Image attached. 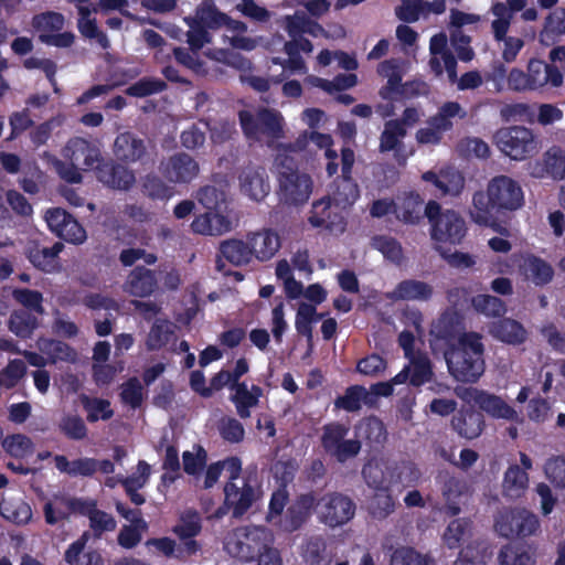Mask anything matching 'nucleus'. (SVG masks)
Instances as JSON below:
<instances>
[{"mask_svg":"<svg viewBox=\"0 0 565 565\" xmlns=\"http://www.w3.org/2000/svg\"><path fill=\"white\" fill-rule=\"evenodd\" d=\"M524 193L518 181L508 175H497L487 185L486 191H477L472 196L475 223L495 228L501 217L521 209Z\"/></svg>","mask_w":565,"mask_h":565,"instance_id":"obj_1","label":"nucleus"},{"mask_svg":"<svg viewBox=\"0 0 565 565\" xmlns=\"http://www.w3.org/2000/svg\"><path fill=\"white\" fill-rule=\"evenodd\" d=\"M484 345L478 332H465L445 351L449 373L459 382L475 383L484 372Z\"/></svg>","mask_w":565,"mask_h":565,"instance_id":"obj_2","label":"nucleus"},{"mask_svg":"<svg viewBox=\"0 0 565 565\" xmlns=\"http://www.w3.org/2000/svg\"><path fill=\"white\" fill-rule=\"evenodd\" d=\"M278 166L279 201L288 206H300L307 203L313 190L311 175L300 171L295 160L289 157H285Z\"/></svg>","mask_w":565,"mask_h":565,"instance_id":"obj_3","label":"nucleus"},{"mask_svg":"<svg viewBox=\"0 0 565 565\" xmlns=\"http://www.w3.org/2000/svg\"><path fill=\"white\" fill-rule=\"evenodd\" d=\"M273 533L257 525H246L234 529L224 541V550L242 562H252L264 548L273 545Z\"/></svg>","mask_w":565,"mask_h":565,"instance_id":"obj_4","label":"nucleus"},{"mask_svg":"<svg viewBox=\"0 0 565 565\" xmlns=\"http://www.w3.org/2000/svg\"><path fill=\"white\" fill-rule=\"evenodd\" d=\"M425 216L430 224L433 241L458 245L467 234L465 218L454 210H441V205L430 200L425 205Z\"/></svg>","mask_w":565,"mask_h":565,"instance_id":"obj_5","label":"nucleus"},{"mask_svg":"<svg viewBox=\"0 0 565 565\" xmlns=\"http://www.w3.org/2000/svg\"><path fill=\"white\" fill-rule=\"evenodd\" d=\"M238 119L242 131L248 139L257 140L260 136L270 140L284 138V118L276 109L262 107L256 114L241 110Z\"/></svg>","mask_w":565,"mask_h":565,"instance_id":"obj_6","label":"nucleus"},{"mask_svg":"<svg viewBox=\"0 0 565 565\" xmlns=\"http://www.w3.org/2000/svg\"><path fill=\"white\" fill-rule=\"evenodd\" d=\"M539 529L537 515L524 508H503L494 516V531L501 537L524 539L535 534Z\"/></svg>","mask_w":565,"mask_h":565,"instance_id":"obj_7","label":"nucleus"},{"mask_svg":"<svg viewBox=\"0 0 565 565\" xmlns=\"http://www.w3.org/2000/svg\"><path fill=\"white\" fill-rule=\"evenodd\" d=\"M349 431V426L340 422L328 423L322 427L321 447L328 456L339 463H345L356 457L362 448L359 439L345 438Z\"/></svg>","mask_w":565,"mask_h":565,"instance_id":"obj_8","label":"nucleus"},{"mask_svg":"<svg viewBox=\"0 0 565 565\" xmlns=\"http://www.w3.org/2000/svg\"><path fill=\"white\" fill-rule=\"evenodd\" d=\"M355 510L354 501L341 492H327L317 500L318 521L331 529L349 523Z\"/></svg>","mask_w":565,"mask_h":565,"instance_id":"obj_9","label":"nucleus"},{"mask_svg":"<svg viewBox=\"0 0 565 565\" xmlns=\"http://www.w3.org/2000/svg\"><path fill=\"white\" fill-rule=\"evenodd\" d=\"M497 146L513 160L532 157L537 149L533 131L523 126L501 128L495 134Z\"/></svg>","mask_w":565,"mask_h":565,"instance_id":"obj_10","label":"nucleus"},{"mask_svg":"<svg viewBox=\"0 0 565 565\" xmlns=\"http://www.w3.org/2000/svg\"><path fill=\"white\" fill-rule=\"evenodd\" d=\"M340 207L330 195L313 201L307 217L308 224L329 233H343L347 221Z\"/></svg>","mask_w":565,"mask_h":565,"instance_id":"obj_11","label":"nucleus"},{"mask_svg":"<svg viewBox=\"0 0 565 565\" xmlns=\"http://www.w3.org/2000/svg\"><path fill=\"white\" fill-rule=\"evenodd\" d=\"M63 157L65 160L82 167L83 171H96L97 166L103 160L98 145L83 137L71 138L63 149Z\"/></svg>","mask_w":565,"mask_h":565,"instance_id":"obj_12","label":"nucleus"},{"mask_svg":"<svg viewBox=\"0 0 565 565\" xmlns=\"http://www.w3.org/2000/svg\"><path fill=\"white\" fill-rule=\"evenodd\" d=\"M317 513V498L313 491L298 494L287 507L280 526L288 533L300 530Z\"/></svg>","mask_w":565,"mask_h":565,"instance_id":"obj_13","label":"nucleus"},{"mask_svg":"<svg viewBox=\"0 0 565 565\" xmlns=\"http://www.w3.org/2000/svg\"><path fill=\"white\" fill-rule=\"evenodd\" d=\"M45 221L50 230L60 238L81 244L86 238V231L66 210L54 207L46 212Z\"/></svg>","mask_w":565,"mask_h":565,"instance_id":"obj_14","label":"nucleus"},{"mask_svg":"<svg viewBox=\"0 0 565 565\" xmlns=\"http://www.w3.org/2000/svg\"><path fill=\"white\" fill-rule=\"evenodd\" d=\"M162 175L172 183H190L199 173V163L188 153L180 152L161 162Z\"/></svg>","mask_w":565,"mask_h":565,"instance_id":"obj_15","label":"nucleus"},{"mask_svg":"<svg viewBox=\"0 0 565 565\" xmlns=\"http://www.w3.org/2000/svg\"><path fill=\"white\" fill-rule=\"evenodd\" d=\"M96 177L104 185L115 190L127 191L136 182L134 171L113 159L105 160L103 158L97 166Z\"/></svg>","mask_w":565,"mask_h":565,"instance_id":"obj_16","label":"nucleus"},{"mask_svg":"<svg viewBox=\"0 0 565 565\" xmlns=\"http://www.w3.org/2000/svg\"><path fill=\"white\" fill-rule=\"evenodd\" d=\"M452 429L462 438L472 440L478 438L484 427V416L473 406H462L451 418Z\"/></svg>","mask_w":565,"mask_h":565,"instance_id":"obj_17","label":"nucleus"},{"mask_svg":"<svg viewBox=\"0 0 565 565\" xmlns=\"http://www.w3.org/2000/svg\"><path fill=\"white\" fill-rule=\"evenodd\" d=\"M473 402L489 416L497 419L518 420L516 411L502 397L483 390L473 388L471 392Z\"/></svg>","mask_w":565,"mask_h":565,"instance_id":"obj_18","label":"nucleus"},{"mask_svg":"<svg viewBox=\"0 0 565 565\" xmlns=\"http://www.w3.org/2000/svg\"><path fill=\"white\" fill-rule=\"evenodd\" d=\"M224 495V503L227 508L232 509L233 516L235 518L243 516L256 500L255 489L247 480L243 481L241 488L235 482H226Z\"/></svg>","mask_w":565,"mask_h":565,"instance_id":"obj_19","label":"nucleus"},{"mask_svg":"<svg viewBox=\"0 0 565 565\" xmlns=\"http://www.w3.org/2000/svg\"><path fill=\"white\" fill-rule=\"evenodd\" d=\"M527 75L532 90H537L546 85L559 87L563 84V73L552 64L539 58H531L527 63Z\"/></svg>","mask_w":565,"mask_h":565,"instance_id":"obj_20","label":"nucleus"},{"mask_svg":"<svg viewBox=\"0 0 565 565\" xmlns=\"http://www.w3.org/2000/svg\"><path fill=\"white\" fill-rule=\"evenodd\" d=\"M239 186L245 195L257 202L264 200L270 191L264 168H244L239 174Z\"/></svg>","mask_w":565,"mask_h":565,"instance_id":"obj_21","label":"nucleus"},{"mask_svg":"<svg viewBox=\"0 0 565 565\" xmlns=\"http://www.w3.org/2000/svg\"><path fill=\"white\" fill-rule=\"evenodd\" d=\"M114 154L117 160L126 163L142 161L147 156V146L143 139L130 131H125L115 139Z\"/></svg>","mask_w":565,"mask_h":565,"instance_id":"obj_22","label":"nucleus"},{"mask_svg":"<svg viewBox=\"0 0 565 565\" xmlns=\"http://www.w3.org/2000/svg\"><path fill=\"white\" fill-rule=\"evenodd\" d=\"M158 288L156 273L145 266H136L128 275L124 290L135 297H149Z\"/></svg>","mask_w":565,"mask_h":565,"instance_id":"obj_23","label":"nucleus"},{"mask_svg":"<svg viewBox=\"0 0 565 565\" xmlns=\"http://www.w3.org/2000/svg\"><path fill=\"white\" fill-rule=\"evenodd\" d=\"M218 250L220 255L216 260V268L220 271L224 270L222 259L239 267L249 264L254 257L249 242H244L242 239L232 238L224 241L221 243Z\"/></svg>","mask_w":565,"mask_h":565,"instance_id":"obj_24","label":"nucleus"},{"mask_svg":"<svg viewBox=\"0 0 565 565\" xmlns=\"http://www.w3.org/2000/svg\"><path fill=\"white\" fill-rule=\"evenodd\" d=\"M425 216L424 199L415 191L397 196L396 220L407 225H417Z\"/></svg>","mask_w":565,"mask_h":565,"instance_id":"obj_25","label":"nucleus"},{"mask_svg":"<svg viewBox=\"0 0 565 565\" xmlns=\"http://www.w3.org/2000/svg\"><path fill=\"white\" fill-rule=\"evenodd\" d=\"M247 241L253 250V256L259 262L271 259L281 246L279 235L271 228L248 234Z\"/></svg>","mask_w":565,"mask_h":565,"instance_id":"obj_26","label":"nucleus"},{"mask_svg":"<svg viewBox=\"0 0 565 565\" xmlns=\"http://www.w3.org/2000/svg\"><path fill=\"white\" fill-rule=\"evenodd\" d=\"M463 329L462 316L456 310H446L435 323L433 333L437 339L444 340L449 348L458 343V339L465 333Z\"/></svg>","mask_w":565,"mask_h":565,"instance_id":"obj_27","label":"nucleus"},{"mask_svg":"<svg viewBox=\"0 0 565 565\" xmlns=\"http://www.w3.org/2000/svg\"><path fill=\"white\" fill-rule=\"evenodd\" d=\"M90 534L85 531L76 541L68 545L64 561L68 565H104V558L97 550L84 552Z\"/></svg>","mask_w":565,"mask_h":565,"instance_id":"obj_28","label":"nucleus"},{"mask_svg":"<svg viewBox=\"0 0 565 565\" xmlns=\"http://www.w3.org/2000/svg\"><path fill=\"white\" fill-rule=\"evenodd\" d=\"M62 249L63 244L60 242L52 246H43L33 242L28 247L26 257L35 268L44 273H52L56 268L58 254Z\"/></svg>","mask_w":565,"mask_h":565,"instance_id":"obj_29","label":"nucleus"},{"mask_svg":"<svg viewBox=\"0 0 565 565\" xmlns=\"http://www.w3.org/2000/svg\"><path fill=\"white\" fill-rule=\"evenodd\" d=\"M377 73L387 78L386 84L379 90L380 97L384 100H396L403 86V75L397 61L392 58L381 62L377 66Z\"/></svg>","mask_w":565,"mask_h":565,"instance_id":"obj_30","label":"nucleus"},{"mask_svg":"<svg viewBox=\"0 0 565 565\" xmlns=\"http://www.w3.org/2000/svg\"><path fill=\"white\" fill-rule=\"evenodd\" d=\"M490 334L507 344L519 345L525 342L527 332L516 320L503 318L494 321L489 327Z\"/></svg>","mask_w":565,"mask_h":565,"instance_id":"obj_31","label":"nucleus"},{"mask_svg":"<svg viewBox=\"0 0 565 565\" xmlns=\"http://www.w3.org/2000/svg\"><path fill=\"white\" fill-rule=\"evenodd\" d=\"M312 50L313 45L310 40L287 41L284 44V51L288 55V58L284 61L274 58L273 61L275 64H279L284 68H288L292 72H306V63L300 53H311Z\"/></svg>","mask_w":565,"mask_h":565,"instance_id":"obj_32","label":"nucleus"},{"mask_svg":"<svg viewBox=\"0 0 565 565\" xmlns=\"http://www.w3.org/2000/svg\"><path fill=\"white\" fill-rule=\"evenodd\" d=\"M529 484V476L524 469L518 465L510 466L504 472L502 481V494L510 500L521 498Z\"/></svg>","mask_w":565,"mask_h":565,"instance_id":"obj_33","label":"nucleus"},{"mask_svg":"<svg viewBox=\"0 0 565 565\" xmlns=\"http://www.w3.org/2000/svg\"><path fill=\"white\" fill-rule=\"evenodd\" d=\"M467 113L462 109L458 102L444 103L437 114L427 119V125L431 126L441 136L452 129V118H465Z\"/></svg>","mask_w":565,"mask_h":565,"instance_id":"obj_34","label":"nucleus"},{"mask_svg":"<svg viewBox=\"0 0 565 565\" xmlns=\"http://www.w3.org/2000/svg\"><path fill=\"white\" fill-rule=\"evenodd\" d=\"M330 196L337 205L345 209L360 198V189L352 177L340 175L332 183Z\"/></svg>","mask_w":565,"mask_h":565,"instance_id":"obj_35","label":"nucleus"},{"mask_svg":"<svg viewBox=\"0 0 565 565\" xmlns=\"http://www.w3.org/2000/svg\"><path fill=\"white\" fill-rule=\"evenodd\" d=\"M191 230L202 235H220L230 230V222L217 212L206 211L193 220Z\"/></svg>","mask_w":565,"mask_h":565,"instance_id":"obj_36","label":"nucleus"},{"mask_svg":"<svg viewBox=\"0 0 565 565\" xmlns=\"http://www.w3.org/2000/svg\"><path fill=\"white\" fill-rule=\"evenodd\" d=\"M565 34V9L557 8L545 18L544 26L540 32V42L551 46Z\"/></svg>","mask_w":565,"mask_h":565,"instance_id":"obj_37","label":"nucleus"},{"mask_svg":"<svg viewBox=\"0 0 565 565\" xmlns=\"http://www.w3.org/2000/svg\"><path fill=\"white\" fill-rule=\"evenodd\" d=\"M522 269L524 275L530 278L535 286H545L553 280L554 269L545 259L529 255L525 257Z\"/></svg>","mask_w":565,"mask_h":565,"instance_id":"obj_38","label":"nucleus"},{"mask_svg":"<svg viewBox=\"0 0 565 565\" xmlns=\"http://www.w3.org/2000/svg\"><path fill=\"white\" fill-rule=\"evenodd\" d=\"M433 296V287L420 280L405 279L398 282L392 294L396 300H429Z\"/></svg>","mask_w":565,"mask_h":565,"instance_id":"obj_39","label":"nucleus"},{"mask_svg":"<svg viewBox=\"0 0 565 565\" xmlns=\"http://www.w3.org/2000/svg\"><path fill=\"white\" fill-rule=\"evenodd\" d=\"M466 490V483L456 478L448 477L441 487L443 498L445 500V505L441 508V511L448 516H456L460 513V502L459 498L463 494Z\"/></svg>","mask_w":565,"mask_h":565,"instance_id":"obj_40","label":"nucleus"},{"mask_svg":"<svg viewBox=\"0 0 565 565\" xmlns=\"http://www.w3.org/2000/svg\"><path fill=\"white\" fill-rule=\"evenodd\" d=\"M0 515L15 525H25L32 519V509L23 499H2Z\"/></svg>","mask_w":565,"mask_h":565,"instance_id":"obj_41","label":"nucleus"},{"mask_svg":"<svg viewBox=\"0 0 565 565\" xmlns=\"http://www.w3.org/2000/svg\"><path fill=\"white\" fill-rule=\"evenodd\" d=\"M39 327V319L26 310H14L8 320V329L20 339H30Z\"/></svg>","mask_w":565,"mask_h":565,"instance_id":"obj_42","label":"nucleus"},{"mask_svg":"<svg viewBox=\"0 0 565 565\" xmlns=\"http://www.w3.org/2000/svg\"><path fill=\"white\" fill-rule=\"evenodd\" d=\"M395 511V501L392 490H375L367 500V512L375 520H385Z\"/></svg>","mask_w":565,"mask_h":565,"instance_id":"obj_43","label":"nucleus"},{"mask_svg":"<svg viewBox=\"0 0 565 565\" xmlns=\"http://www.w3.org/2000/svg\"><path fill=\"white\" fill-rule=\"evenodd\" d=\"M78 398L87 414L86 419L88 423H96L100 419L108 420L114 416V409L108 399L90 397L86 394H81Z\"/></svg>","mask_w":565,"mask_h":565,"instance_id":"obj_44","label":"nucleus"},{"mask_svg":"<svg viewBox=\"0 0 565 565\" xmlns=\"http://www.w3.org/2000/svg\"><path fill=\"white\" fill-rule=\"evenodd\" d=\"M369 392L362 385L349 386L344 394L334 399V409H343L349 413L358 412L362 408V403H366Z\"/></svg>","mask_w":565,"mask_h":565,"instance_id":"obj_45","label":"nucleus"},{"mask_svg":"<svg viewBox=\"0 0 565 565\" xmlns=\"http://www.w3.org/2000/svg\"><path fill=\"white\" fill-rule=\"evenodd\" d=\"M225 17L226 13L221 12L212 0H203L198 6L193 20L205 29L217 30L224 26Z\"/></svg>","mask_w":565,"mask_h":565,"instance_id":"obj_46","label":"nucleus"},{"mask_svg":"<svg viewBox=\"0 0 565 565\" xmlns=\"http://www.w3.org/2000/svg\"><path fill=\"white\" fill-rule=\"evenodd\" d=\"M406 135V128L401 127L398 121H394L393 119L387 120L380 136V152L385 153L397 150L402 145V139Z\"/></svg>","mask_w":565,"mask_h":565,"instance_id":"obj_47","label":"nucleus"},{"mask_svg":"<svg viewBox=\"0 0 565 565\" xmlns=\"http://www.w3.org/2000/svg\"><path fill=\"white\" fill-rule=\"evenodd\" d=\"M40 349L49 356L51 363H56L57 361H76V351L70 344L61 340L45 339L41 342Z\"/></svg>","mask_w":565,"mask_h":565,"instance_id":"obj_48","label":"nucleus"},{"mask_svg":"<svg viewBox=\"0 0 565 565\" xmlns=\"http://www.w3.org/2000/svg\"><path fill=\"white\" fill-rule=\"evenodd\" d=\"M473 309L486 317L499 318L507 312L505 302L488 294H480L471 298Z\"/></svg>","mask_w":565,"mask_h":565,"instance_id":"obj_49","label":"nucleus"},{"mask_svg":"<svg viewBox=\"0 0 565 565\" xmlns=\"http://www.w3.org/2000/svg\"><path fill=\"white\" fill-rule=\"evenodd\" d=\"M408 366L411 367L409 384L412 386L419 387L431 381L434 376L433 365L427 355L413 356Z\"/></svg>","mask_w":565,"mask_h":565,"instance_id":"obj_50","label":"nucleus"},{"mask_svg":"<svg viewBox=\"0 0 565 565\" xmlns=\"http://www.w3.org/2000/svg\"><path fill=\"white\" fill-rule=\"evenodd\" d=\"M387 475L393 477V471L388 468L384 470L379 462H367L362 468V476L366 484L374 489V491L390 489L392 487V481L388 479Z\"/></svg>","mask_w":565,"mask_h":565,"instance_id":"obj_51","label":"nucleus"},{"mask_svg":"<svg viewBox=\"0 0 565 565\" xmlns=\"http://www.w3.org/2000/svg\"><path fill=\"white\" fill-rule=\"evenodd\" d=\"M372 248L379 250L385 259L399 264L403 258V247L401 243L388 235H375L371 238Z\"/></svg>","mask_w":565,"mask_h":565,"instance_id":"obj_52","label":"nucleus"},{"mask_svg":"<svg viewBox=\"0 0 565 565\" xmlns=\"http://www.w3.org/2000/svg\"><path fill=\"white\" fill-rule=\"evenodd\" d=\"M323 313H318L313 305L302 302L299 305L295 327L300 335L312 338V323L322 319Z\"/></svg>","mask_w":565,"mask_h":565,"instance_id":"obj_53","label":"nucleus"},{"mask_svg":"<svg viewBox=\"0 0 565 565\" xmlns=\"http://www.w3.org/2000/svg\"><path fill=\"white\" fill-rule=\"evenodd\" d=\"M202 531V521L196 510H186L180 516L179 523L174 525L173 533L180 539L195 537Z\"/></svg>","mask_w":565,"mask_h":565,"instance_id":"obj_54","label":"nucleus"},{"mask_svg":"<svg viewBox=\"0 0 565 565\" xmlns=\"http://www.w3.org/2000/svg\"><path fill=\"white\" fill-rule=\"evenodd\" d=\"M167 83L157 77L145 76L125 89L131 97L143 98L167 89Z\"/></svg>","mask_w":565,"mask_h":565,"instance_id":"obj_55","label":"nucleus"},{"mask_svg":"<svg viewBox=\"0 0 565 565\" xmlns=\"http://www.w3.org/2000/svg\"><path fill=\"white\" fill-rule=\"evenodd\" d=\"M11 295L13 300L24 307L26 311L40 316L44 313L43 295L39 290L14 288Z\"/></svg>","mask_w":565,"mask_h":565,"instance_id":"obj_56","label":"nucleus"},{"mask_svg":"<svg viewBox=\"0 0 565 565\" xmlns=\"http://www.w3.org/2000/svg\"><path fill=\"white\" fill-rule=\"evenodd\" d=\"M58 430L70 440H83L87 437V426L79 415L67 414L58 422Z\"/></svg>","mask_w":565,"mask_h":565,"instance_id":"obj_57","label":"nucleus"},{"mask_svg":"<svg viewBox=\"0 0 565 565\" xmlns=\"http://www.w3.org/2000/svg\"><path fill=\"white\" fill-rule=\"evenodd\" d=\"M429 557L411 546H399L392 551L390 565H428Z\"/></svg>","mask_w":565,"mask_h":565,"instance_id":"obj_58","label":"nucleus"},{"mask_svg":"<svg viewBox=\"0 0 565 565\" xmlns=\"http://www.w3.org/2000/svg\"><path fill=\"white\" fill-rule=\"evenodd\" d=\"M217 430L222 439L230 444H239L244 440L245 429L243 424L230 416H223L217 422Z\"/></svg>","mask_w":565,"mask_h":565,"instance_id":"obj_59","label":"nucleus"},{"mask_svg":"<svg viewBox=\"0 0 565 565\" xmlns=\"http://www.w3.org/2000/svg\"><path fill=\"white\" fill-rule=\"evenodd\" d=\"M172 329L170 322L167 320L156 321L147 337V348L151 351L160 350L166 347L171 338Z\"/></svg>","mask_w":565,"mask_h":565,"instance_id":"obj_60","label":"nucleus"},{"mask_svg":"<svg viewBox=\"0 0 565 565\" xmlns=\"http://www.w3.org/2000/svg\"><path fill=\"white\" fill-rule=\"evenodd\" d=\"M26 374V365L23 360L13 359L0 372V388L11 390Z\"/></svg>","mask_w":565,"mask_h":565,"instance_id":"obj_61","label":"nucleus"},{"mask_svg":"<svg viewBox=\"0 0 565 565\" xmlns=\"http://www.w3.org/2000/svg\"><path fill=\"white\" fill-rule=\"evenodd\" d=\"M326 550L327 544L322 536H311L306 541L301 556L308 565H320L324 559Z\"/></svg>","mask_w":565,"mask_h":565,"instance_id":"obj_62","label":"nucleus"},{"mask_svg":"<svg viewBox=\"0 0 565 565\" xmlns=\"http://www.w3.org/2000/svg\"><path fill=\"white\" fill-rule=\"evenodd\" d=\"M544 168L554 179H565V152L558 147L547 150L544 156Z\"/></svg>","mask_w":565,"mask_h":565,"instance_id":"obj_63","label":"nucleus"},{"mask_svg":"<svg viewBox=\"0 0 565 565\" xmlns=\"http://www.w3.org/2000/svg\"><path fill=\"white\" fill-rule=\"evenodd\" d=\"M499 563L500 565H534L535 561L527 551L505 545L500 550Z\"/></svg>","mask_w":565,"mask_h":565,"instance_id":"obj_64","label":"nucleus"}]
</instances>
